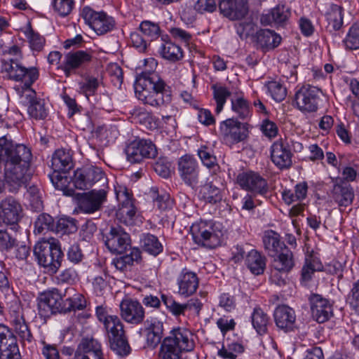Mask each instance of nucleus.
<instances>
[{
  "instance_id": "obj_1",
  "label": "nucleus",
  "mask_w": 359,
  "mask_h": 359,
  "mask_svg": "<svg viewBox=\"0 0 359 359\" xmlns=\"http://www.w3.org/2000/svg\"><path fill=\"white\" fill-rule=\"evenodd\" d=\"M32 154L23 144H14L6 137L0 138V163L4 167V177L10 192H16L29 179L27 171Z\"/></svg>"
},
{
  "instance_id": "obj_2",
  "label": "nucleus",
  "mask_w": 359,
  "mask_h": 359,
  "mask_svg": "<svg viewBox=\"0 0 359 359\" xmlns=\"http://www.w3.org/2000/svg\"><path fill=\"white\" fill-rule=\"evenodd\" d=\"M145 69L139 75L135 83L138 100L151 106H161L171 100L170 95L164 91L165 83L155 73L157 62L150 57L144 60Z\"/></svg>"
},
{
  "instance_id": "obj_3",
  "label": "nucleus",
  "mask_w": 359,
  "mask_h": 359,
  "mask_svg": "<svg viewBox=\"0 0 359 359\" xmlns=\"http://www.w3.org/2000/svg\"><path fill=\"white\" fill-rule=\"evenodd\" d=\"M34 254L39 264L53 273H56L61 266L62 252L53 238L39 241L34 246Z\"/></svg>"
},
{
  "instance_id": "obj_4",
  "label": "nucleus",
  "mask_w": 359,
  "mask_h": 359,
  "mask_svg": "<svg viewBox=\"0 0 359 359\" xmlns=\"http://www.w3.org/2000/svg\"><path fill=\"white\" fill-rule=\"evenodd\" d=\"M216 229L212 222L201 221L191 226V233L196 243L214 248L220 244L222 236V232Z\"/></svg>"
},
{
  "instance_id": "obj_5",
  "label": "nucleus",
  "mask_w": 359,
  "mask_h": 359,
  "mask_svg": "<svg viewBox=\"0 0 359 359\" xmlns=\"http://www.w3.org/2000/svg\"><path fill=\"white\" fill-rule=\"evenodd\" d=\"M1 72L8 79L17 81L32 84L39 77L36 68H25L21 65L17 58L4 59L1 62Z\"/></svg>"
},
{
  "instance_id": "obj_6",
  "label": "nucleus",
  "mask_w": 359,
  "mask_h": 359,
  "mask_svg": "<svg viewBox=\"0 0 359 359\" xmlns=\"http://www.w3.org/2000/svg\"><path fill=\"white\" fill-rule=\"evenodd\" d=\"M125 151L127 160L131 163H140L146 158H155L157 155L156 146L147 140H135L131 142Z\"/></svg>"
},
{
  "instance_id": "obj_7",
  "label": "nucleus",
  "mask_w": 359,
  "mask_h": 359,
  "mask_svg": "<svg viewBox=\"0 0 359 359\" xmlns=\"http://www.w3.org/2000/svg\"><path fill=\"white\" fill-rule=\"evenodd\" d=\"M39 313L43 316H48L55 313H65V300L57 290L43 293L38 300Z\"/></svg>"
},
{
  "instance_id": "obj_8",
  "label": "nucleus",
  "mask_w": 359,
  "mask_h": 359,
  "mask_svg": "<svg viewBox=\"0 0 359 359\" xmlns=\"http://www.w3.org/2000/svg\"><path fill=\"white\" fill-rule=\"evenodd\" d=\"M81 15L90 27L99 35L104 34L114 27V20L103 12H95L89 7L82 10Z\"/></svg>"
},
{
  "instance_id": "obj_9",
  "label": "nucleus",
  "mask_w": 359,
  "mask_h": 359,
  "mask_svg": "<svg viewBox=\"0 0 359 359\" xmlns=\"http://www.w3.org/2000/svg\"><path fill=\"white\" fill-rule=\"evenodd\" d=\"M116 198L119 203L116 211V219L123 224L130 225L133 223L135 215V208L131 199L130 194L126 187H120L116 189Z\"/></svg>"
},
{
  "instance_id": "obj_10",
  "label": "nucleus",
  "mask_w": 359,
  "mask_h": 359,
  "mask_svg": "<svg viewBox=\"0 0 359 359\" xmlns=\"http://www.w3.org/2000/svg\"><path fill=\"white\" fill-rule=\"evenodd\" d=\"M320 93V90L317 87L310 85L302 86L295 93L294 102L297 107L302 111H316Z\"/></svg>"
},
{
  "instance_id": "obj_11",
  "label": "nucleus",
  "mask_w": 359,
  "mask_h": 359,
  "mask_svg": "<svg viewBox=\"0 0 359 359\" xmlns=\"http://www.w3.org/2000/svg\"><path fill=\"white\" fill-rule=\"evenodd\" d=\"M220 130L224 141L230 144L243 141L248 135L246 125L234 118L223 121Z\"/></svg>"
},
{
  "instance_id": "obj_12",
  "label": "nucleus",
  "mask_w": 359,
  "mask_h": 359,
  "mask_svg": "<svg viewBox=\"0 0 359 359\" xmlns=\"http://www.w3.org/2000/svg\"><path fill=\"white\" fill-rule=\"evenodd\" d=\"M236 181L243 189L255 194L263 196L268 189L266 181L258 173L252 171L240 173L237 176Z\"/></svg>"
},
{
  "instance_id": "obj_13",
  "label": "nucleus",
  "mask_w": 359,
  "mask_h": 359,
  "mask_svg": "<svg viewBox=\"0 0 359 359\" xmlns=\"http://www.w3.org/2000/svg\"><path fill=\"white\" fill-rule=\"evenodd\" d=\"M106 198L107 192L104 189L83 193L78 196V207L85 213H93L100 208Z\"/></svg>"
},
{
  "instance_id": "obj_14",
  "label": "nucleus",
  "mask_w": 359,
  "mask_h": 359,
  "mask_svg": "<svg viewBox=\"0 0 359 359\" xmlns=\"http://www.w3.org/2000/svg\"><path fill=\"white\" fill-rule=\"evenodd\" d=\"M120 310L122 318L131 324H140L144 318V309L137 300L123 299L120 304Z\"/></svg>"
},
{
  "instance_id": "obj_15",
  "label": "nucleus",
  "mask_w": 359,
  "mask_h": 359,
  "mask_svg": "<svg viewBox=\"0 0 359 359\" xmlns=\"http://www.w3.org/2000/svg\"><path fill=\"white\" fill-rule=\"evenodd\" d=\"M73 359H104L100 343L93 338H83L75 352Z\"/></svg>"
},
{
  "instance_id": "obj_16",
  "label": "nucleus",
  "mask_w": 359,
  "mask_h": 359,
  "mask_svg": "<svg viewBox=\"0 0 359 359\" xmlns=\"http://www.w3.org/2000/svg\"><path fill=\"white\" fill-rule=\"evenodd\" d=\"M178 168L183 181L189 186L195 187L198 182V171L196 161L189 155L181 157Z\"/></svg>"
},
{
  "instance_id": "obj_17",
  "label": "nucleus",
  "mask_w": 359,
  "mask_h": 359,
  "mask_svg": "<svg viewBox=\"0 0 359 359\" xmlns=\"http://www.w3.org/2000/svg\"><path fill=\"white\" fill-rule=\"evenodd\" d=\"M105 243L111 252L122 254L129 246V236L121 227H111Z\"/></svg>"
},
{
  "instance_id": "obj_18",
  "label": "nucleus",
  "mask_w": 359,
  "mask_h": 359,
  "mask_svg": "<svg viewBox=\"0 0 359 359\" xmlns=\"http://www.w3.org/2000/svg\"><path fill=\"white\" fill-rule=\"evenodd\" d=\"M22 207L14 198L9 197L0 203V218L7 224L18 223L21 217Z\"/></svg>"
},
{
  "instance_id": "obj_19",
  "label": "nucleus",
  "mask_w": 359,
  "mask_h": 359,
  "mask_svg": "<svg viewBox=\"0 0 359 359\" xmlns=\"http://www.w3.org/2000/svg\"><path fill=\"white\" fill-rule=\"evenodd\" d=\"M247 0H219L220 12L231 20H239L247 14Z\"/></svg>"
},
{
  "instance_id": "obj_20",
  "label": "nucleus",
  "mask_w": 359,
  "mask_h": 359,
  "mask_svg": "<svg viewBox=\"0 0 359 359\" xmlns=\"http://www.w3.org/2000/svg\"><path fill=\"white\" fill-rule=\"evenodd\" d=\"M313 318L323 323L327 321L332 314V309L328 300L319 294H313L310 298Z\"/></svg>"
},
{
  "instance_id": "obj_21",
  "label": "nucleus",
  "mask_w": 359,
  "mask_h": 359,
  "mask_svg": "<svg viewBox=\"0 0 359 359\" xmlns=\"http://www.w3.org/2000/svg\"><path fill=\"white\" fill-rule=\"evenodd\" d=\"M271 158L279 168H287L292 165V153L283 141L275 142L271 147Z\"/></svg>"
},
{
  "instance_id": "obj_22",
  "label": "nucleus",
  "mask_w": 359,
  "mask_h": 359,
  "mask_svg": "<svg viewBox=\"0 0 359 359\" xmlns=\"http://www.w3.org/2000/svg\"><path fill=\"white\" fill-rule=\"evenodd\" d=\"M144 333L147 345L151 348H156L163 335V323L156 318L147 320L144 322Z\"/></svg>"
},
{
  "instance_id": "obj_23",
  "label": "nucleus",
  "mask_w": 359,
  "mask_h": 359,
  "mask_svg": "<svg viewBox=\"0 0 359 359\" xmlns=\"http://www.w3.org/2000/svg\"><path fill=\"white\" fill-rule=\"evenodd\" d=\"M165 339L172 341L171 344L176 346L181 351H191L195 346L193 334L185 328L173 330L170 336Z\"/></svg>"
},
{
  "instance_id": "obj_24",
  "label": "nucleus",
  "mask_w": 359,
  "mask_h": 359,
  "mask_svg": "<svg viewBox=\"0 0 359 359\" xmlns=\"http://www.w3.org/2000/svg\"><path fill=\"white\" fill-rule=\"evenodd\" d=\"M10 313L16 334L22 341L30 342L32 335L24 318L21 306L16 304L12 307Z\"/></svg>"
},
{
  "instance_id": "obj_25",
  "label": "nucleus",
  "mask_w": 359,
  "mask_h": 359,
  "mask_svg": "<svg viewBox=\"0 0 359 359\" xmlns=\"http://www.w3.org/2000/svg\"><path fill=\"white\" fill-rule=\"evenodd\" d=\"M179 293L188 297L194 294L198 286L196 274L187 269H183L177 278Z\"/></svg>"
},
{
  "instance_id": "obj_26",
  "label": "nucleus",
  "mask_w": 359,
  "mask_h": 359,
  "mask_svg": "<svg viewBox=\"0 0 359 359\" xmlns=\"http://www.w3.org/2000/svg\"><path fill=\"white\" fill-rule=\"evenodd\" d=\"M274 319L276 325L279 328L287 331L293 327L296 316L292 309L287 306L282 305L276 309Z\"/></svg>"
},
{
  "instance_id": "obj_27",
  "label": "nucleus",
  "mask_w": 359,
  "mask_h": 359,
  "mask_svg": "<svg viewBox=\"0 0 359 359\" xmlns=\"http://www.w3.org/2000/svg\"><path fill=\"white\" fill-rule=\"evenodd\" d=\"M161 299L167 309L175 316L182 314L186 309H193L198 313L202 306V304L198 299H191L186 304H180L172 297L164 294L161 296Z\"/></svg>"
},
{
  "instance_id": "obj_28",
  "label": "nucleus",
  "mask_w": 359,
  "mask_h": 359,
  "mask_svg": "<svg viewBox=\"0 0 359 359\" xmlns=\"http://www.w3.org/2000/svg\"><path fill=\"white\" fill-rule=\"evenodd\" d=\"M92 56L82 50L69 53L65 55L62 67L67 76H69L73 69L79 68L91 60Z\"/></svg>"
},
{
  "instance_id": "obj_29",
  "label": "nucleus",
  "mask_w": 359,
  "mask_h": 359,
  "mask_svg": "<svg viewBox=\"0 0 359 359\" xmlns=\"http://www.w3.org/2000/svg\"><path fill=\"white\" fill-rule=\"evenodd\" d=\"M332 198L340 207H347L354 198L353 188L348 184H342L336 180L332 189Z\"/></svg>"
},
{
  "instance_id": "obj_30",
  "label": "nucleus",
  "mask_w": 359,
  "mask_h": 359,
  "mask_svg": "<svg viewBox=\"0 0 359 359\" xmlns=\"http://www.w3.org/2000/svg\"><path fill=\"white\" fill-rule=\"evenodd\" d=\"M290 15L288 10L283 6H278L267 13L262 14L260 22L263 25H281L287 20Z\"/></svg>"
},
{
  "instance_id": "obj_31",
  "label": "nucleus",
  "mask_w": 359,
  "mask_h": 359,
  "mask_svg": "<svg viewBox=\"0 0 359 359\" xmlns=\"http://www.w3.org/2000/svg\"><path fill=\"white\" fill-rule=\"evenodd\" d=\"M73 167L72 156L69 150L57 149L52 157V168L66 172Z\"/></svg>"
},
{
  "instance_id": "obj_32",
  "label": "nucleus",
  "mask_w": 359,
  "mask_h": 359,
  "mask_svg": "<svg viewBox=\"0 0 359 359\" xmlns=\"http://www.w3.org/2000/svg\"><path fill=\"white\" fill-rule=\"evenodd\" d=\"M263 243L266 250L271 257H276L282 250L287 248L284 243L280 242L279 235L271 230L264 233Z\"/></svg>"
},
{
  "instance_id": "obj_33",
  "label": "nucleus",
  "mask_w": 359,
  "mask_h": 359,
  "mask_svg": "<svg viewBox=\"0 0 359 359\" xmlns=\"http://www.w3.org/2000/svg\"><path fill=\"white\" fill-rule=\"evenodd\" d=\"M273 257V269L280 271L283 273H288L294 266L293 255L288 248L282 250L278 255Z\"/></svg>"
},
{
  "instance_id": "obj_34",
  "label": "nucleus",
  "mask_w": 359,
  "mask_h": 359,
  "mask_svg": "<svg viewBox=\"0 0 359 359\" xmlns=\"http://www.w3.org/2000/svg\"><path fill=\"white\" fill-rule=\"evenodd\" d=\"M0 359H20L16 339L11 332L8 333L0 347Z\"/></svg>"
},
{
  "instance_id": "obj_35",
  "label": "nucleus",
  "mask_w": 359,
  "mask_h": 359,
  "mask_svg": "<svg viewBox=\"0 0 359 359\" xmlns=\"http://www.w3.org/2000/svg\"><path fill=\"white\" fill-rule=\"evenodd\" d=\"M257 42L262 48L272 49L279 45L281 37L270 29H262L257 32Z\"/></svg>"
},
{
  "instance_id": "obj_36",
  "label": "nucleus",
  "mask_w": 359,
  "mask_h": 359,
  "mask_svg": "<svg viewBox=\"0 0 359 359\" xmlns=\"http://www.w3.org/2000/svg\"><path fill=\"white\" fill-rule=\"evenodd\" d=\"M245 264L253 274L259 275L264 272L265 269V257L257 250H252L247 255Z\"/></svg>"
},
{
  "instance_id": "obj_37",
  "label": "nucleus",
  "mask_w": 359,
  "mask_h": 359,
  "mask_svg": "<svg viewBox=\"0 0 359 359\" xmlns=\"http://www.w3.org/2000/svg\"><path fill=\"white\" fill-rule=\"evenodd\" d=\"M162 57L170 62H177L183 57L182 48L171 41H164L159 48Z\"/></svg>"
},
{
  "instance_id": "obj_38",
  "label": "nucleus",
  "mask_w": 359,
  "mask_h": 359,
  "mask_svg": "<svg viewBox=\"0 0 359 359\" xmlns=\"http://www.w3.org/2000/svg\"><path fill=\"white\" fill-rule=\"evenodd\" d=\"M251 320L252 324L258 334H263L266 332L269 318L262 309L255 308Z\"/></svg>"
},
{
  "instance_id": "obj_39",
  "label": "nucleus",
  "mask_w": 359,
  "mask_h": 359,
  "mask_svg": "<svg viewBox=\"0 0 359 359\" xmlns=\"http://www.w3.org/2000/svg\"><path fill=\"white\" fill-rule=\"evenodd\" d=\"M103 325L107 331L109 339L124 334L123 325L117 316H110V317L103 323Z\"/></svg>"
},
{
  "instance_id": "obj_40",
  "label": "nucleus",
  "mask_w": 359,
  "mask_h": 359,
  "mask_svg": "<svg viewBox=\"0 0 359 359\" xmlns=\"http://www.w3.org/2000/svg\"><path fill=\"white\" fill-rule=\"evenodd\" d=\"M32 85L27 83L25 81L15 88L19 99L23 104L29 105L37 99L36 92L31 88Z\"/></svg>"
},
{
  "instance_id": "obj_41",
  "label": "nucleus",
  "mask_w": 359,
  "mask_h": 359,
  "mask_svg": "<svg viewBox=\"0 0 359 359\" xmlns=\"http://www.w3.org/2000/svg\"><path fill=\"white\" fill-rule=\"evenodd\" d=\"M329 27L333 30H339L343 24L342 8L338 5L333 4L330 6L326 14Z\"/></svg>"
},
{
  "instance_id": "obj_42",
  "label": "nucleus",
  "mask_w": 359,
  "mask_h": 359,
  "mask_svg": "<svg viewBox=\"0 0 359 359\" xmlns=\"http://www.w3.org/2000/svg\"><path fill=\"white\" fill-rule=\"evenodd\" d=\"M200 195L206 203L210 204H216L222 201L220 190L211 184L204 185L200 191Z\"/></svg>"
},
{
  "instance_id": "obj_43",
  "label": "nucleus",
  "mask_w": 359,
  "mask_h": 359,
  "mask_svg": "<svg viewBox=\"0 0 359 359\" xmlns=\"http://www.w3.org/2000/svg\"><path fill=\"white\" fill-rule=\"evenodd\" d=\"M321 269V264L318 260L311 256L306 258L305 263L302 269V280L306 283L311 279L312 275L316 271Z\"/></svg>"
},
{
  "instance_id": "obj_44",
  "label": "nucleus",
  "mask_w": 359,
  "mask_h": 359,
  "mask_svg": "<svg viewBox=\"0 0 359 359\" xmlns=\"http://www.w3.org/2000/svg\"><path fill=\"white\" fill-rule=\"evenodd\" d=\"M212 88L214 98L217 103L215 111L219 114L222 111L227 97L231 95V92L225 86L220 84L213 85Z\"/></svg>"
},
{
  "instance_id": "obj_45",
  "label": "nucleus",
  "mask_w": 359,
  "mask_h": 359,
  "mask_svg": "<svg viewBox=\"0 0 359 359\" xmlns=\"http://www.w3.org/2000/svg\"><path fill=\"white\" fill-rule=\"evenodd\" d=\"M265 86L275 101L281 102L285 98L287 95L286 88L279 81H269Z\"/></svg>"
},
{
  "instance_id": "obj_46",
  "label": "nucleus",
  "mask_w": 359,
  "mask_h": 359,
  "mask_svg": "<svg viewBox=\"0 0 359 359\" xmlns=\"http://www.w3.org/2000/svg\"><path fill=\"white\" fill-rule=\"evenodd\" d=\"M25 34L28 40L30 48L33 50L40 51L42 50L45 44V39L38 32H34L29 23L25 30Z\"/></svg>"
},
{
  "instance_id": "obj_47",
  "label": "nucleus",
  "mask_w": 359,
  "mask_h": 359,
  "mask_svg": "<svg viewBox=\"0 0 359 359\" xmlns=\"http://www.w3.org/2000/svg\"><path fill=\"white\" fill-rule=\"evenodd\" d=\"M142 243L143 250L153 255H157L163 250V246L158 238L151 234L144 236Z\"/></svg>"
},
{
  "instance_id": "obj_48",
  "label": "nucleus",
  "mask_w": 359,
  "mask_h": 359,
  "mask_svg": "<svg viewBox=\"0 0 359 359\" xmlns=\"http://www.w3.org/2000/svg\"><path fill=\"white\" fill-rule=\"evenodd\" d=\"M172 341L163 339L159 353L161 359H180L181 351L171 344Z\"/></svg>"
},
{
  "instance_id": "obj_49",
  "label": "nucleus",
  "mask_w": 359,
  "mask_h": 359,
  "mask_svg": "<svg viewBox=\"0 0 359 359\" xmlns=\"http://www.w3.org/2000/svg\"><path fill=\"white\" fill-rule=\"evenodd\" d=\"M34 232L43 233L45 231H54L55 224L53 218L48 214H41L35 222Z\"/></svg>"
},
{
  "instance_id": "obj_50",
  "label": "nucleus",
  "mask_w": 359,
  "mask_h": 359,
  "mask_svg": "<svg viewBox=\"0 0 359 359\" xmlns=\"http://www.w3.org/2000/svg\"><path fill=\"white\" fill-rule=\"evenodd\" d=\"M110 347L119 355H127L130 353V346L126 339L124 334L118 337L109 339Z\"/></svg>"
},
{
  "instance_id": "obj_51",
  "label": "nucleus",
  "mask_w": 359,
  "mask_h": 359,
  "mask_svg": "<svg viewBox=\"0 0 359 359\" xmlns=\"http://www.w3.org/2000/svg\"><path fill=\"white\" fill-rule=\"evenodd\" d=\"M54 231L61 233H74L77 231L76 222L71 217L60 218L55 225Z\"/></svg>"
},
{
  "instance_id": "obj_52",
  "label": "nucleus",
  "mask_w": 359,
  "mask_h": 359,
  "mask_svg": "<svg viewBox=\"0 0 359 359\" xmlns=\"http://www.w3.org/2000/svg\"><path fill=\"white\" fill-rule=\"evenodd\" d=\"M27 111L29 116L35 119H43L47 116L44 100L41 99H36L32 102L29 105Z\"/></svg>"
},
{
  "instance_id": "obj_53",
  "label": "nucleus",
  "mask_w": 359,
  "mask_h": 359,
  "mask_svg": "<svg viewBox=\"0 0 359 359\" xmlns=\"http://www.w3.org/2000/svg\"><path fill=\"white\" fill-rule=\"evenodd\" d=\"M140 32L148 41H152L159 36L160 29L158 25L150 21H144L140 25Z\"/></svg>"
},
{
  "instance_id": "obj_54",
  "label": "nucleus",
  "mask_w": 359,
  "mask_h": 359,
  "mask_svg": "<svg viewBox=\"0 0 359 359\" xmlns=\"http://www.w3.org/2000/svg\"><path fill=\"white\" fill-rule=\"evenodd\" d=\"M198 155L202 163L208 168H218L216 157L212 154L210 149L206 146H202L198 151Z\"/></svg>"
},
{
  "instance_id": "obj_55",
  "label": "nucleus",
  "mask_w": 359,
  "mask_h": 359,
  "mask_svg": "<svg viewBox=\"0 0 359 359\" xmlns=\"http://www.w3.org/2000/svg\"><path fill=\"white\" fill-rule=\"evenodd\" d=\"M151 192L153 194V197H156L154 198V203L159 210H165L172 207V201L168 194L160 195L156 188H152Z\"/></svg>"
},
{
  "instance_id": "obj_56",
  "label": "nucleus",
  "mask_w": 359,
  "mask_h": 359,
  "mask_svg": "<svg viewBox=\"0 0 359 359\" xmlns=\"http://www.w3.org/2000/svg\"><path fill=\"white\" fill-rule=\"evenodd\" d=\"M344 43L348 49L359 48V24L352 25L344 40Z\"/></svg>"
},
{
  "instance_id": "obj_57",
  "label": "nucleus",
  "mask_w": 359,
  "mask_h": 359,
  "mask_svg": "<svg viewBox=\"0 0 359 359\" xmlns=\"http://www.w3.org/2000/svg\"><path fill=\"white\" fill-rule=\"evenodd\" d=\"M232 110L236 113L239 118H245L249 115V107L247 101L243 97H238L231 101Z\"/></svg>"
},
{
  "instance_id": "obj_58",
  "label": "nucleus",
  "mask_w": 359,
  "mask_h": 359,
  "mask_svg": "<svg viewBox=\"0 0 359 359\" xmlns=\"http://www.w3.org/2000/svg\"><path fill=\"white\" fill-rule=\"evenodd\" d=\"M84 170L86 177L87 178L86 180L89 186L99 181H105L104 174L100 168L90 166L85 168Z\"/></svg>"
},
{
  "instance_id": "obj_59",
  "label": "nucleus",
  "mask_w": 359,
  "mask_h": 359,
  "mask_svg": "<svg viewBox=\"0 0 359 359\" xmlns=\"http://www.w3.org/2000/svg\"><path fill=\"white\" fill-rule=\"evenodd\" d=\"M65 313L71 310H81L86 306V300L83 295L76 294L72 297H68L65 300Z\"/></svg>"
},
{
  "instance_id": "obj_60",
  "label": "nucleus",
  "mask_w": 359,
  "mask_h": 359,
  "mask_svg": "<svg viewBox=\"0 0 359 359\" xmlns=\"http://www.w3.org/2000/svg\"><path fill=\"white\" fill-rule=\"evenodd\" d=\"M99 86V81L94 77H88L83 82L80 83V90L88 99L93 95Z\"/></svg>"
},
{
  "instance_id": "obj_61",
  "label": "nucleus",
  "mask_w": 359,
  "mask_h": 359,
  "mask_svg": "<svg viewBox=\"0 0 359 359\" xmlns=\"http://www.w3.org/2000/svg\"><path fill=\"white\" fill-rule=\"evenodd\" d=\"M74 6L73 0H54L53 7L56 12L62 16L69 15Z\"/></svg>"
},
{
  "instance_id": "obj_62",
  "label": "nucleus",
  "mask_w": 359,
  "mask_h": 359,
  "mask_svg": "<svg viewBox=\"0 0 359 359\" xmlns=\"http://www.w3.org/2000/svg\"><path fill=\"white\" fill-rule=\"evenodd\" d=\"M260 129L263 134L270 139L275 137L278 132L276 124L269 119L262 121Z\"/></svg>"
},
{
  "instance_id": "obj_63",
  "label": "nucleus",
  "mask_w": 359,
  "mask_h": 359,
  "mask_svg": "<svg viewBox=\"0 0 359 359\" xmlns=\"http://www.w3.org/2000/svg\"><path fill=\"white\" fill-rule=\"evenodd\" d=\"M130 40L133 46L140 52H144L147 47L148 40L143 37L138 32H133L130 34Z\"/></svg>"
},
{
  "instance_id": "obj_64",
  "label": "nucleus",
  "mask_w": 359,
  "mask_h": 359,
  "mask_svg": "<svg viewBox=\"0 0 359 359\" xmlns=\"http://www.w3.org/2000/svg\"><path fill=\"white\" fill-rule=\"evenodd\" d=\"M86 180L84 168L78 169L74 172L72 182L77 189H84L89 187Z\"/></svg>"
}]
</instances>
